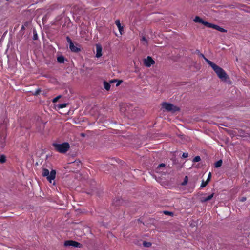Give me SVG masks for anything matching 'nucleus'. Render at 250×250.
I'll return each instance as SVG.
<instances>
[{"instance_id": "obj_1", "label": "nucleus", "mask_w": 250, "mask_h": 250, "mask_svg": "<svg viewBox=\"0 0 250 250\" xmlns=\"http://www.w3.org/2000/svg\"><path fill=\"white\" fill-rule=\"evenodd\" d=\"M52 146L57 152L61 153H66L70 148V145L67 142L62 144L53 143Z\"/></svg>"}, {"instance_id": "obj_2", "label": "nucleus", "mask_w": 250, "mask_h": 250, "mask_svg": "<svg viewBox=\"0 0 250 250\" xmlns=\"http://www.w3.org/2000/svg\"><path fill=\"white\" fill-rule=\"evenodd\" d=\"M217 76L222 80L226 81L229 78V77L226 72L220 67L216 64L212 67Z\"/></svg>"}, {"instance_id": "obj_3", "label": "nucleus", "mask_w": 250, "mask_h": 250, "mask_svg": "<svg viewBox=\"0 0 250 250\" xmlns=\"http://www.w3.org/2000/svg\"><path fill=\"white\" fill-rule=\"evenodd\" d=\"M162 107L166 111L174 113L176 112L180 111V108L173 105V104L167 102H163L162 103Z\"/></svg>"}, {"instance_id": "obj_4", "label": "nucleus", "mask_w": 250, "mask_h": 250, "mask_svg": "<svg viewBox=\"0 0 250 250\" xmlns=\"http://www.w3.org/2000/svg\"><path fill=\"white\" fill-rule=\"evenodd\" d=\"M42 175L43 177H46L47 180L51 183V181L55 178L56 171L55 170H52L50 172L47 169L43 168Z\"/></svg>"}, {"instance_id": "obj_5", "label": "nucleus", "mask_w": 250, "mask_h": 250, "mask_svg": "<svg viewBox=\"0 0 250 250\" xmlns=\"http://www.w3.org/2000/svg\"><path fill=\"white\" fill-rule=\"evenodd\" d=\"M66 40L68 43L69 44V48L72 52L78 53L81 51L80 45L78 44H77L76 45H75L69 36L66 37Z\"/></svg>"}, {"instance_id": "obj_6", "label": "nucleus", "mask_w": 250, "mask_h": 250, "mask_svg": "<svg viewBox=\"0 0 250 250\" xmlns=\"http://www.w3.org/2000/svg\"><path fill=\"white\" fill-rule=\"evenodd\" d=\"M64 245L66 247L72 246L76 248H81L82 246V244L73 240L65 241Z\"/></svg>"}, {"instance_id": "obj_7", "label": "nucleus", "mask_w": 250, "mask_h": 250, "mask_svg": "<svg viewBox=\"0 0 250 250\" xmlns=\"http://www.w3.org/2000/svg\"><path fill=\"white\" fill-rule=\"evenodd\" d=\"M144 63L146 66L149 67L155 63V61L151 57L147 56L146 58L144 60Z\"/></svg>"}, {"instance_id": "obj_8", "label": "nucleus", "mask_w": 250, "mask_h": 250, "mask_svg": "<svg viewBox=\"0 0 250 250\" xmlns=\"http://www.w3.org/2000/svg\"><path fill=\"white\" fill-rule=\"evenodd\" d=\"M195 22H198L203 24L205 26L207 27L208 22L204 21L199 16H196L193 20Z\"/></svg>"}, {"instance_id": "obj_9", "label": "nucleus", "mask_w": 250, "mask_h": 250, "mask_svg": "<svg viewBox=\"0 0 250 250\" xmlns=\"http://www.w3.org/2000/svg\"><path fill=\"white\" fill-rule=\"evenodd\" d=\"M96 57L97 58H99L102 56V48L100 45L96 44Z\"/></svg>"}, {"instance_id": "obj_10", "label": "nucleus", "mask_w": 250, "mask_h": 250, "mask_svg": "<svg viewBox=\"0 0 250 250\" xmlns=\"http://www.w3.org/2000/svg\"><path fill=\"white\" fill-rule=\"evenodd\" d=\"M115 24L117 25L120 34L121 35H122L123 33L124 32V27L123 26L121 25L120 20H117L115 21Z\"/></svg>"}, {"instance_id": "obj_11", "label": "nucleus", "mask_w": 250, "mask_h": 250, "mask_svg": "<svg viewBox=\"0 0 250 250\" xmlns=\"http://www.w3.org/2000/svg\"><path fill=\"white\" fill-rule=\"evenodd\" d=\"M214 196V193H212L211 194L208 195V196H207V197H203L202 198V200H201V201L202 202H207L210 200H211L212 197H213Z\"/></svg>"}, {"instance_id": "obj_12", "label": "nucleus", "mask_w": 250, "mask_h": 250, "mask_svg": "<svg viewBox=\"0 0 250 250\" xmlns=\"http://www.w3.org/2000/svg\"><path fill=\"white\" fill-rule=\"evenodd\" d=\"M202 56L204 57L205 60L206 61V62H207V63L211 67V68L215 64V63H214L213 62H212L211 61L208 60V59H207L204 55H202Z\"/></svg>"}, {"instance_id": "obj_13", "label": "nucleus", "mask_w": 250, "mask_h": 250, "mask_svg": "<svg viewBox=\"0 0 250 250\" xmlns=\"http://www.w3.org/2000/svg\"><path fill=\"white\" fill-rule=\"evenodd\" d=\"M207 27L208 28H211L214 29L218 31V29L219 26L217 25L213 24L208 22V24Z\"/></svg>"}, {"instance_id": "obj_14", "label": "nucleus", "mask_w": 250, "mask_h": 250, "mask_svg": "<svg viewBox=\"0 0 250 250\" xmlns=\"http://www.w3.org/2000/svg\"><path fill=\"white\" fill-rule=\"evenodd\" d=\"M57 61L60 63H64V57L61 55L57 57Z\"/></svg>"}, {"instance_id": "obj_15", "label": "nucleus", "mask_w": 250, "mask_h": 250, "mask_svg": "<svg viewBox=\"0 0 250 250\" xmlns=\"http://www.w3.org/2000/svg\"><path fill=\"white\" fill-rule=\"evenodd\" d=\"M104 88L107 90L109 91L110 89L111 86L109 83H107L106 81L104 82Z\"/></svg>"}, {"instance_id": "obj_16", "label": "nucleus", "mask_w": 250, "mask_h": 250, "mask_svg": "<svg viewBox=\"0 0 250 250\" xmlns=\"http://www.w3.org/2000/svg\"><path fill=\"white\" fill-rule=\"evenodd\" d=\"M141 42L144 45H145L146 46H147L148 42H147V40L145 38V37H144V36L142 37V38L141 40Z\"/></svg>"}, {"instance_id": "obj_17", "label": "nucleus", "mask_w": 250, "mask_h": 250, "mask_svg": "<svg viewBox=\"0 0 250 250\" xmlns=\"http://www.w3.org/2000/svg\"><path fill=\"white\" fill-rule=\"evenodd\" d=\"M222 164V160H219L215 163L214 167L216 168H218V167H220V166H221Z\"/></svg>"}, {"instance_id": "obj_18", "label": "nucleus", "mask_w": 250, "mask_h": 250, "mask_svg": "<svg viewBox=\"0 0 250 250\" xmlns=\"http://www.w3.org/2000/svg\"><path fill=\"white\" fill-rule=\"evenodd\" d=\"M6 161V157L4 155H1L0 156V163L3 164Z\"/></svg>"}, {"instance_id": "obj_19", "label": "nucleus", "mask_w": 250, "mask_h": 250, "mask_svg": "<svg viewBox=\"0 0 250 250\" xmlns=\"http://www.w3.org/2000/svg\"><path fill=\"white\" fill-rule=\"evenodd\" d=\"M143 246H144L145 247L148 248L151 246V243L149 242L144 241L143 242Z\"/></svg>"}, {"instance_id": "obj_20", "label": "nucleus", "mask_w": 250, "mask_h": 250, "mask_svg": "<svg viewBox=\"0 0 250 250\" xmlns=\"http://www.w3.org/2000/svg\"><path fill=\"white\" fill-rule=\"evenodd\" d=\"M6 138V136L4 134H3L2 136H0V142L2 144H3L5 142V140Z\"/></svg>"}, {"instance_id": "obj_21", "label": "nucleus", "mask_w": 250, "mask_h": 250, "mask_svg": "<svg viewBox=\"0 0 250 250\" xmlns=\"http://www.w3.org/2000/svg\"><path fill=\"white\" fill-rule=\"evenodd\" d=\"M67 105V104H66V103H63V104H59L58 106V107L59 108H63L64 107H66Z\"/></svg>"}, {"instance_id": "obj_22", "label": "nucleus", "mask_w": 250, "mask_h": 250, "mask_svg": "<svg viewBox=\"0 0 250 250\" xmlns=\"http://www.w3.org/2000/svg\"><path fill=\"white\" fill-rule=\"evenodd\" d=\"M188 182V177L187 176H185L184 181L182 183V185L185 186L187 184Z\"/></svg>"}, {"instance_id": "obj_23", "label": "nucleus", "mask_w": 250, "mask_h": 250, "mask_svg": "<svg viewBox=\"0 0 250 250\" xmlns=\"http://www.w3.org/2000/svg\"><path fill=\"white\" fill-rule=\"evenodd\" d=\"M201 160V158L199 156H196L193 160V162H198Z\"/></svg>"}, {"instance_id": "obj_24", "label": "nucleus", "mask_w": 250, "mask_h": 250, "mask_svg": "<svg viewBox=\"0 0 250 250\" xmlns=\"http://www.w3.org/2000/svg\"><path fill=\"white\" fill-rule=\"evenodd\" d=\"M208 183L207 181H204V180H203L201 184V187L205 188L208 184Z\"/></svg>"}, {"instance_id": "obj_25", "label": "nucleus", "mask_w": 250, "mask_h": 250, "mask_svg": "<svg viewBox=\"0 0 250 250\" xmlns=\"http://www.w3.org/2000/svg\"><path fill=\"white\" fill-rule=\"evenodd\" d=\"M61 97V95H59V96L56 97L52 100V102L56 103Z\"/></svg>"}, {"instance_id": "obj_26", "label": "nucleus", "mask_w": 250, "mask_h": 250, "mask_svg": "<svg viewBox=\"0 0 250 250\" xmlns=\"http://www.w3.org/2000/svg\"><path fill=\"white\" fill-rule=\"evenodd\" d=\"M41 92V90L40 88L37 89L34 92V95L35 96L38 95L40 92Z\"/></svg>"}, {"instance_id": "obj_27", "label": "nucleus", "mask_w": 250, "mask_h": 250, "mask_svg": "<svg viewBox=\"0 0 250 250\" xmlns=\"http://www.w3.org/2000/svg\"><path fill=\"white\" fill-rule=\"evenodd\" d=\"M34 35H33V39L34 40H36L38 39V35H37V33H36V32L35 31H34Z\"/></svg>"}, {"instance_id": "obj_28", "label": "nucleus", "mask_w": 250, "mask_h": 250, "mask_svg": "<svg viewBox=\"0 0 250 250\" xmlns=\"http://www.w3.org/2000/svg\"><path fill=\"white\" fill-rule=\"evenodd\" d=\"M218 31L221 32H222V33H225V32H227V30H225V29L221 27H219L218 29Z\"/></svg>"}, {"instance_id": "obj_29", "label": "nucleus", "mask_w": 250, "mask_h": 250, "mask_svg": "<svg viewBox=\"0 0 250 250\" xmlns=\"http://www.w3.org/2000/svg\"><path fill=\"white\" fill-rule=\"evenodd\" d=\"M164 213L165 215H170V216H172L173 215V213L172 212H170L168 211H164Z\"/></svg>"}, {"instance_id": "obj_30", "label": "nucleus", "mask_w": 250, "mask_h": 250, "mask_svg": "<svg viewBox=\"0 0 250 250\" xmlns=\"http://www.w3.org/2000/svg\"><path fill=\"white\" fill-rule=\"evenodd\" d=\"M165 167V164L164 163H161L158 165L157 168H161V167Z\"/></svg>"}, {"instance_id": "obj_31", "label": "nucleus", "mask_w": 250, "mask_h": 250, "mask_svg": "<svg viewBox=\"0 0 250 250\" xmlns=\"http://www.w3.org/2000/svg\"><path fill=\"white\" fill-rule=\"evenodd\" d=\"M211 174L210 172H209L206 181H207L208 183L211 179Z\"/></svg>"}, {"instance_id": "obj_32", "label": "nucleus", "mask_w": 250, "mask_h": 250, "mask_svg": "<svg viewBox=\"0 0 250 250\" xmlns=\"http://www.w3.org/2000/svg\"><path fill=\"white\" fill-rule=\"evenodd\" d=\"M188 156V153H183L182 154V157L186 158H187Z\"/></svg>"}, {"instance_id": "obj_33", "label": "nucleus", "mask_w": 250, "mask_h": 250, "mask_svg": "<svg viewBox=\"0 0 250 250\" xmlns=\"http://www.w3.org/2000/svg\"><path fill=\"white\" fill-rule=\"evenodd\" d=\"M246 200V197H242V198L241 199L240 201H241V202H244V201H245Z\"/></svg>"}, {"instance_id": "obj_34", "label": "nucleus", "mask_w": 250, "mask_h": 250, "mask_svg": "<svg viewBox=\"0 0 250 250\" xmlns=\"http://www.w3.org/2000/svg\"><path fill=\"white\" fill-rule=\"evenodd\" d=\"M122 82V81H121H121H119L118 82V83L116 84V86H119V85L121 84V83Z\"/></svg>"}, {"instance_id": "obj_35", "label": "nucleus", "mask_w": 250, "mask_h": 250, "mask_svg": "<svg viewBox=\"0 0 250 250\" xmlns=\"http://www.w3.org/2000/svg\"><path fill=\"white\" fill-rule=\"evenodd\" d=\"M25 29V27H24V25H22L21 27V31L24 30Z\"/></svg>"}, {"instance_id": "obj_36", "label": "nucleus", "mask_w": 250, "mask_h": 250, "mask_svg": "<svg viewBox=\"0 0 250 250\" xmlns=\"http://www.w3.org/2000/svg\"><path fill=\"white\" fill-rule=\"evenodd\" d=\"M28 22H26L22 25H24V27H25L28 26Z\"/></svg>"}]
</instances>
